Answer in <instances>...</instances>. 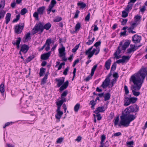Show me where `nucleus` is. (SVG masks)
<instances>
[{
  "label": "nucleus",
  "instance_id": "f257e3e1",
  "mask_svg": "<svg viewBox=\"0 0 147 147\" xmlns=\"http://www.w3.org/2000/svg\"><path fill=\"white\" fill-rule=\"evenodd\" d=\"M146 76L147 81V67L143 66L137 73L131 76L130 81L132 82L134 84L132 85L131 89L135 96H137L140 94V92H136V90H139L140 89Z\"/></svg>",
  "mask_w": 147,
  "mask_h": 147
},
{
  "label": "nucleus",
  "instance_id": "f03ea898",
  "mask_svg": "<svg viewBox=\"0 0 147 147\" xmlns=\"http://www.w3.org/2000/svg\"><path fill=\"white\" fill-rule=\"evenodd\" d=\"M139 111V107L136 105L130 106L125 110V113L122 114L120 117L121 121L119 125H121L127 127L129 126L130 123L134 120L136 116L133 114H130L131 113H136Z\"/></svg>",
  "mask_w": 147,
  "mask_h": 147
},
{
  "label": "nucleus",
  "instance_id": "7ed1b4c3",
  "mask_svg": "<svg viewBox=\"0 0 147 147\" xmlns=\"http://www.w3.org/2000/svg\"><path fill=\"white\" fill-rule=\"evenodd\" d=\"M51 25L49 22L46 24L44 26L41 22H39L38 24H36L34 27L32 32L33 34H36L37 32L40 31V32L42 33L44 29H45L46 30H49L51 27Z\"/></svg>",
  "mask_w": 147,
  "mask_h": 147
},
{
  "label": "nucleus",
  "instance_id": "20e7f679",
  "mask_svg": "<svg viewBox=\"0 0 147 147\" xmlns=\"http://www.w3.org/2000/svg\"><path fill=\"white\" fill-rule=\"evenodd\" d=\"M24 23H20L16 25L15 27V31L17 34H20L22 32L24 28Z\"/></svg>",
  "mask_w": 147,
  "mask_h": 147
},
{
  "label": "nucleus",
  "instance_id": "39448f33",
  "mask_svg": "<svg viewBox=\"0 0 147 147\" xmlns=\"http://www.w3.org/2000/svg\"><path fill=\"white\" fill-rule=\"evenodd\" d=\"M92 47H91L88 50L86 51L85 54L86 55H88V59H90L92 57L96 51V49L95 48L93 49V50L91 51Z\"/></svg>",
  "mask_w": 147,
  "mask_h": 147
},
{
  "label": "nucleus",
  "instance_id": "423d86ee",
  "mask_svg": "<svg viewBox=\"0 0 147 147\" xmlns=\"http://www.w3.org/2000/svg\"><path fill=\"white\" fill-rule=\"evenodd\" d=\"M141 39V37L137 34L133 36L132 38L133 41L135 43H139Z\"/></svg>",
  "mask_w": 147,
  "mask_h": 147
},
{
  "label": "nucleus",
  "instance_id": "0eeeda50",
  "mask_svg": "<svg viewBox=\"0 0 147 147\" xmlns=\"http://www.w3.org/2000/svg\"><path fill=\"white\" fill-rule=\"evenodd\" d=\"M59 53L60 54L59 56L60 57H62L63 56H65V48L64 47H62L60 48L58 50Z\"/></svg>",
  "mask_w": 147,
  "mask_h": 147
},
{
  "label": "nucleus",
  "instance_id": "6e6552de",
  "mask_svg": "<svg viewBox=\"0 0 147 147\" xmlns=\"http://www.w3.org/2000/svg\"><path fill=\"white\" fill-rule=\"evenodd\" d=\"M104 106L99 107L96 109V110L94 111V113L96 114L99 113L100 112H104L106 109Z\"/></svg>",
  "mask_w": 147,
  "mask_h": 147
},
{
  "label": "nucleus",
  "instance_id": "1a4fd4ad",
  "mask_svg": "<svg viewBox=\"0 0 147 147\" xmlns=\"http://www.w3.org/2000/svg\"><path fill=\"white\" fill-rule=\"evenodd\" d=\"M55 80L57 82V86L59 87L63 84L64 82L65 81V78L64 77H62V79L61 80L60 79H56Z\"/></svg>",
  "mask_w": 147,
  "mask_h": 147
},
{
  "label": "nucleus",
  "instance_id": "9d476101",
  "mask_svg": "<svg viewBox=\"0 0 147 147\" xmlns=\"http://www.w3.org/2000/svg\"><path fill=\"white\" fill-rule=\"evenodd\" d=\"M30 34L29 32L26 34L24 37L23 38L22 40L24 42H28L29 40H30L31 39V36H30Z\"/></svg>",
  "mask_w": 147,
  "mask_h": 147
},
{
  "label": "nucleus",
  "instance_id": "9b49d317",
  "mask_svg": "<svg viewBox=\"0 0 147 147\" xmlns=\"http://www.w3.org/2000/svg\"><path fill=\"white\" fill-rule=\"evenodd\" d=\"M51 53V52L49 51L47 53L42 55L41 59L42 60H47L48 59Z\"/></svg>",
  "mask_w": 147,
  "mask_h": 147
},
{
  "label": "nucleus",
  "instance_id": "f8f14e48",
  "mask_svg": "<svg viewBox=\"0 0 147 147\" xmlns=\"http://www.w3.org/2000/svg\"><path fill=\"white\" fill-rule=\"evenodd\" d=\"M139 47H131L127 50V53L130 54L135 51Z\"/></svg>",
  "mask_w": 147,
  "mask_h": 147
},
{
  "label": "nucleus",
  "instance_id": "ddd939ff",
  "mask_svg": "<svg viewBox=\"0 0 147 147\" xmlns=\"http://www.w3.org/2000/svg\"><path fill=\"white\" fill-rule=\"evenodd\" d=\"M111 61V59H109L105 62V66L107 70H109L110 68Z\"/></svg>",
  "mask_w": 147,
  "mask_h": 147
},
{
  "label": "nucleus",
  "instance_id": "4468645a",
  "mask_svg": "<svg viewBox=\"0 0 147 147\" xmlns=\"http://www.w3.org/2000/svg\"><path fill=\"white\" fill-rule=\"evenodd\" d=\"M45 9V7L44 6L39 7L37 9V12L39 14L42 15L43 14V12Z\"/></svg>",
  "mask_w": 147,
  "mask_h": 147
},
{
  "label": "nucleus",
  "instance_id": "2eb2a0df",
  "mask_svg": "<svg viewBox=\"0 0 147 147\" xmlns=\"http://www.w3.org/2000/svg\"><path fill=\"white\" fill-rule=\"evenodd\" d=\"M11 17V14L10 13H7L5 18L6 19L5 22L6 24L8 23L10 21Z\"/></svg>",
  "mask_w": 147,
  "mask_h": 147
},
{
  "label": "nucleus",
  "instance_id": "dca6fc26",
  "mask_svg": "<svg viewBox=\"0 0 147 147\" xmlns=\"http://www.w3.org/2000/svg\"><path fill=\"white\" fill-rule=\"evenodd\" d=\"M54 43V41L52 40L51 39L49 38L47 40L43 46H46L47 45V46H49L51 44H53Z\"/></svg>",
  "mask_w": 147,
  "mask_h": 147
},
{
  "label": "nucleus",
  "instance_id": "f3484780",
  "mask_svg": "<svg viewBox=\"0 0 147 147\" xmlns=\"http://www.w3.org/2000/svg\"><path fill=\"white\" fill-rule=\"evenodd\" d=\"M29 49V47H21L20 51H22L24 53H26L28 51Z\"/></svg>",
  "mask_w": 147,
  "mask_h": 147
},
{
  "label": "nucleus",
  "instance_id": "a211bd4d",
  "mask_svg": "<svg viewBox=\"0 0 147 147\" xmlns=\"http://www.w3.org/2000/svg\"><path fill=\"white\" fill-rule=\"evenodd\" d=\"M78 6H80V8L83 9L86 6V4L80 1L77 3Z\"/></svg>",
  "mask_w": 147,
  "mask_h": 147
},
{
  "label": "nucleus",
  "instance_id": "6ab92c4d",
  "mask_svg": "<svg viewBox=\"0 0 147 147\" xmlns=\"http://www.w3.org/2000/svg\"><path fill=\"white\" fill-rule=\"evenodd\" d=\"M57 113V114L55 115L56 118L57 119H60L61 116L63 114V113L61 111H59Z\"/></svg>",
  "mask_w": 147,
  "mask_h": 147
},
{
  "label": "nucleus",
  "instance_id": "aec40b11",
  "mask_svg": "<svg viewBox=\"0 0 147 147\" xmlns=\"http://www.w3.org/2000/svg\"><path fill=\"white\" fill-rule=\"evenodd\" d=\"M129 98L126 96H125L124 100V105L125 106H128L129 105Z\"/></svg>",
  "mask_w": 147,
  "mask_h": 147
},
{
  "label": "nucleus",
  "instance_id": "412c9836",
  "mask_svg": "<svg viewBox=\"0 0 147 147\" xmlns=\"http://www.w3.org/2000/svg\"><path fill=\"white\" fill-rule=\"evenodd\" d=\"M48 75L46 74L45 75L44 77L42 79L41 82V85H44L46 82V80L47 78Z\"/></svg>",
  "mask_w": 147,
  "mask_h": 147
},
{
  "label": "nucleus",
  "instance_id": "4be33fe9",
  "mask_svg": "<svg viewBox=\"0 0 147 147\" xmlns=\"http://www.w3.org/2000/svg\"><path fill=\"white\" fill-rule=\"evenodd\" d=\"M135 18L136 20L134 22L137 23L139 24L140 21V19L141 18V16L137 15L135 16Z\"/></svg>",
  "mask_w": 147,
  "mask_h": 147
},
{
  "label": "nucleus",
  "instance_id": "5701e85b",
  "mask_svg": "<svg viewBox=\"0 0 147 147\" xmlns=\"http://www.w3.org/2000/svg\"><path fill=\"white\" fill-rule=\"evenodd\" d=\"M121 47H118L117 49L114 53V55H117L120 54L121 53Z\"/></svg>",
  "mask_w": 147,
  "mask_h": 147
},
{
  "label": "nucleus",
  "instance_id": "b1692460",
  "mask_svg": "<svg viewBox=\"0 0 147 147\" xmlns=\"http://www.w3.org/2000/svg\"><path fill=\"white\" fill-rule=\"evenodd\" d=\"M46 69L43 67H42L40 68V72L39 73V75L40 77L43 76L45 72Z\"/></svg>",
  "mask_w": 147,
  "mask_h": 147
},
{
  "label": "nucleus",
  "instance_id": "393cba45",
  "mask_svg": "<svg viewBox=\"0 0 147 147\" xmlns=\"http://www.w3.org/2000/svg\"><path fill=\"white\" fill-rule=\"evenodd\" d=\"M131 3H129V2L128 3V5L127 6V7L125 9V10L126 11H129V9H131L132 8V7L133 5V4H130Z\"/></svg>",
  "mask_w": 147,
  "mask_h": 147
},
{
  "label": "nucleus",
  "instance_id": "a878e982",
  "mask_svg": "<svg viewBox=\"0 0 147 147\" xmlns=\"http://www.w3.org/2000/svg\"><path fill=\"white\" fill-rule=\"evenodd\" d=\"M111 95L109 93H107L105 94L104 96V100L106 101L109 100L110 99Z\"/></svg>",
  "mask_w": 147,
  "mask_h": 147
},
{
  "label": "nucleus",
  "instance_id": "bb28decb",
  "mask_svg": "<svg viewBox=\"0 0 147 147\" xmlns=\"http://www.w3.org/2000/svg\"><path fill=\"white\" fill-rule=\"evenodd\" d=\"M130 57L129 56H123L122 57V59L124 63L125 61H128L130 58Z\"/></svg>",
  "mask_w": 147,
  "mask_h": 147
},
{
  "label": "nucleus",
  "instance_id": "cd10ccee",
  "mask_svg": "<svg viewBox=\"0 0 147 147\" xmlns=\"http://www.w3.org/2000/svg\"><path fill=\"white\" fill-rule=\"evenodd\" d=\"M80 105L79 103H77L75 106L74 108V111L75 112H78L80 108Z\"/></svg>",
  "mask_w": 147,
  "mask_h": 147
},
{
  "label": "nucleus",
  "instance_id": "c85d7f7f",
  "mask_svg": "<svg viewBox=\"0 0 147 147\" xmlns=\"http://www.w3.org/2000/svg\"><path fill=\"white\" fill-rule=\"evenodd\" d=\"M5 13V12L4 10L0 11V20L4 17Z\"/></svg>",
  "mask_w": 147,
  "mask_h": 147
},
{
  "label": "nucleus",
  "instance_id": "c756f323",
  "mask_svg": "<svg viewBox=\"0 0 147 147\" xmlns=\"http://www.w3.org/2000/svg\"><path fill=\"white\" fill-rule=\"evenodd\" d=\"M28 10L26 8H24L21 10L20 14L22 15H24L28 12Z\"/></svg>",
  "mask_w": 147,
  "mask_h": 147
},
{
  "label": "nucleus",
  "instance_id": "7c9ffc66",
  "mask_svg": "<svg viewBox=\"0 0 147 147\" xmlns=\"http://www.w3.org/2000/svg\"><path fill=\"white\" fill-rule=\"evenodd\" d=\"M130 40H124V44L123 45V46H129L130 43Z\"/></svg>",
  "mask_w": 147,
  "mask_h": 147
},
{
  "label": "nucleus",
  "instance_id": "2f4dec72",
  "mask_svg": "<svg viewBox=\"0 0 147 147\" xmlns=\"http://www.w3.org/2000/svg\"><path fill=\"white\" fill-rule=\"evenodd\" d=\"M62 18L61 17L59 16H57L56 18L53 20V21L55 22H58L61 21Z\"/></svg>",
  "mask_w": 147,
  "mask_h": 147
},
{
  "label": "nucleus",
  "instance_id": "473e14b6",
  "mask_svg": "<svg viewBox=\"0 0 147 147\" xmlns=\"http://www.w3.org/2000/svg\"><path fill=\"white\" fill-rule=\"evenodd\" d=\"M4 85L3 84H1L0 86V91L1 93L4 92Z\"/></svg>",
  "mask_w": 147,
  "mask_h": 147
},
{
  "label": "nucleus",
  "instance_id": "72a5a7b5",
  "mask_svg": "<svg viewBox=\"0 0 147 147\" xmlns=\"http://www.w3.org/2000/svg\"><path fill=\"white\" fill-rule=\"evenodd\" d=\"M5 0H1L0 4V8H2V9L3 8L5 5Z\"/></svg>",
  "mask_w": 147,
  "mask_h": 147
},
{
  "label": "nucleus",
  "instance_id": "f704fd0d",
  "mask_svg": "<svg viewBox=\"0 0 147 147\" xmlns=\"http://www.w3.org/2000/svg\"><path fill=\"white\" fill-rule=\"evenodd\" d=\"M34 56L33 55L30 56L26 59V61L27 63H28L32 60L34 58Z\"/></svg>",
  "mask_w": 147,
  "mask_h": 147
},
{
  "label": "nucleus",
  "instance_id": "c9c22d12",
  "mask_svg": "<svg viewBox=\"0 0 147 147\" xmlns=\"http://www.w3.org/2000/svg\"><path fill=\"white\" fill-rule=\"evenodd\" d=\"M20 16V14H19L16 15V18L14 19L13 20L12 22L13 23H14V22H17L19 20Z\"/></svg>",
  "mask_w": 147,
  "mask_h": 147
},
{
  "label": "nucleus",
  "instance_id": "e433bc0d",
  "mask_svg": "<svg viewBox=\"0 0 147 147\" xmlns=\"http://www.w3.org/2000/svg\"><path fill=\"white\" fill-rule=\"evenodd\" d=\"M90 103L92 105L91 108L93 109H94V107L95 105L96 104V102L95 101H94V100H92L90 101Z\"/></svg>",
  "mask_w": 147,
  "mask_h": 147
},
{
  "label": "nucleus",
  "instance_id": "4c0bfd02",
  "mask_svg": "<svg viewBox=\"0 0 147 147\" xmlns=\"http://www.w3.org/2000/svg\"><path fill=\"white\" fill-rule=\"evenodd\" d=\"M81 27L80 23L78 22L76 25L75 28L76 31L78 30Z\"/></svg>",
  "mask_w": 147,
  "mask_h": 147
},
{
  "label": "nucleus",
  "instance_id": "58836bf2",
  "mask_svg": "<svg viewBox=\"0 0 147 147\" xmlns=\"http://www.w3.org/2000/svg\"><path fill=\"white\" fill-rule=\"evenodd\" d=\"M138 24V23L134 22L131 24V26L129 28H131V29L133 30Z\"/></svg>",
  "mask_w": 147,
  "mask_h": 147
},
{
  "label": "nucleus",
  "instance_id": "ea45409f",
  "mask_svg": "<svg viewBox=\"0 0 147 147\" xmlns=\"http://www.w3.org/2000/svg\"><path fill=\"white\" fill-rule=\"evenodd\" d=\"M21 40V38L20 37L18 38V39L16 40V43L15 42L13 43V45H16L17 46H19V44Z\"/></svg>",
  "mask_w": 147,
  "mask_h": 147
},
{
  "label": "nucleus",
  "instance_id": "a19ab883",
  "mask_svg": "<svg viewBox=\"0 0 147 147\" xmlns=\"http://www.w3.org/2000/svg\"><path fill=\"white\" fill-rule=\"evenodd\" d=\"M94 39L95 38L94 37H93L91 40H89L88 41L86 42V44L88 45H90L93 43Z\"/></svg>",
  "mask_w": 147,
  "mask_h": 147
},
{
  "label": "nucleus",
  "instance_id": "79ce46f5",
  "mask_svg": "<svg viewBox=\"0 0 147 147\" xmlns=\"http://www.w3.org/2000/svg\"><path fill=\"white\" fill-rule=\"evenodd\" d=\"M109 84V83H107V82H103L101 85V86L103 88H105L107 87Z\"/></svg>",
  "mask_w": 147,
  "mask_h": 147
},
{
  "label": "nucleus",
  "instance_id": "37998d69",
  "mask_svg": "<svg viewBox=\"0 0 147 147\" xmlns=\"http://www.w3.org/2000/svg\"><path fill=\"white\" fill-rule=\"evenodd\" d=\"M116 68V64L115 63H114L112 65V67L111 68V71H115Z\"/></svg>",
  "mask_w": 147,
  "mask_h": 147
},
{
  "label": "nucleus",
  "instance_id": "c03bdc74",
  "mask_svg": "<svg viewBox=\"0 0 147 147\" xmlns=\"http://www.w3.org/2000/svg\"><path fill=\"white\" fill-rule=\"evenodd\" d=\"M124 90L125 92V93L126 94H129V91L126 85L124 86Z\"/></svg>",
  "mask_w": 147,
  "mask_h": 147
},
{
  "label": "nucleus",
  "instance_id": "a18cd8bd",
  "mask_svg": "<svg viewBox=\"0 0 147 147\" xmlns=\"http://www.w3.org/2000/svg\"><path fill=\"white\" fill-rule=\"evenodd\" d=\"M38 14H39L38 12H35L33 14V16L37 20H38Z\"/></svg>",
  "mask_w": 147,
  "mask_h": 147
},
{
  "label": "nucleus",
  "instance_id": "49530a36",
  "mask_svg": "<svg viewBox=\"0 0 147 147\" xmlns=\"http://www.w3.org/2000/svg\"><path fill=\"white\" fill-rule=\"evenodd\" d=\"M128 16V13L125 11H123L122 12V16L123 18H126Z\"/></svg>",
  "mask_w": 147,
  "mask_h": 147
},
{
  "label": "nucleus",
  "instance_id": "de8ad7c7",
  "mask_svg": "<svg viewBox=\"0 0 147 147\" xmlns=\"http://www.w3.org/2000/svg\"><path fill=\"white\" fill-rule=\"evenodd\" d=\"M132 103H135L137 100V98L136 97H130Z\"/></svg>",
  "mask_w": 147,
  "mask_h": 147
},
{
  "label": "nucleus",
  "instance_id": "09e8293b",
  "mask_svg": "<svg viewBox=\"0 0 147 147\" xmlns=\"http://www.w3.org/2000/svg\"><path fill=\"white\" fill-rule=\"evenodd\" d=\"M106 139V137L105 135L103 134L101 136V140L100 142L101 143H104V142Z\"/></svg>",
  "mask_w": 147,
  "mask_h": 147
},
{
  "label": "nucleus",
  "instance_id": "8fccbe9b",
  "mask_svg": "<svg viewBox=\"0 0 147 147\" xmlns=\"http://www.w3.org/2000/svg\"><path fill=\"white\" fill-rule=\"evenodd\" d=\"M134 142L133 141H131L129 142H126V145H130L133 146L134 144Z\"/></svg>",
  "mask_w": 147,
  "mask_h": 147
},
{
  "label": "nucleus",
  "instance_id": "3c124183",
  "mask_svg": "<svg viewBox=\"0 0 147 147\" xmlns=\"http://www.w3.org/2000/svg\"><path fill=\"white\" fill-rule=\"evenodd\" d=\"M69 69V68L68 67H67L65 68V69L63 73L64 75L66 76L67 75V72L68 71Z\"/></svg>",
  "mask_w": 147,
  "mask_h": 147
},
{
  "label": "nucleus",
  "instance_id": "603ef678",
  "mask_svg": "<svg viewBox=\"0 0 147 147\" xmlns=\"http://www.w3.org/2000/svg\"><path fill=\"white\" fill-rule=\"evenodd\" d=\"M63 103V101L62 100H60L59 101L56 102V104L57 106H61Z\"/></svg>",
  "mask_w": 147,
  "mask_h": 147
},
{
  "label": "nucleus",
  "instance_id": "864d4df0",
  "mask_svg": "<svg viewBox=\"0 0 147 147\" xmlns=\"http://www.w3.org/2000/svg\"><path fill=\"white\" fill-rule=\"evenodd\" d=\"M127 21V19H123V20L121 22V24L123 25H125Z\"/></svg>",
  "mask_w": 147,
  "mask_h": 147
},
{
  "label": "nucleus",
  "instance_id": "5fc2aeb1",
  "mask_svg": "<svg viewBox=\"0 0 147 147\" xmlns=\"http://www.w3.org/2000/svg\"><path fill=\"white\" fill-rule=\"evenodd\" d=\"M63 138H59L57 141V143H61L63 140Z\"/></svg>",
  "mask_w": 147,
  "mask_h": 147
},
{
  "label": "nucleus",
  "instance_id": "6e6d98bb",
  "mask_svg": "<svg viewBox=\"0 0 147 147\" xmlns=\"http://www.w3.org/2000/svg\"><path fill=\"white\" fill-rule=\"evenodd\" d=\"M68 93V91L67 90L65 91L63 93L61 94V97H63L66 96Z\"/></svg>",
  "mask_w": 147,
  "mask_h": 147
},
{
  "label": "nucleus",
  "instance_id": "4d7b16f0",
  "mask_svg": "<svg viewBox=\"0 0 147 147\" xmlns=\"http://www.w3.org/2000/svg\"><path fill=\"white\" fill-rule=\"evenodd\" d=\"M80 11L79 10H77L76 11L75 14V15L74 18H78V16L79 14V13Z\"/></svg>",
  "mask_w": 147,
  "mask_h": 147
},
{
  "label": "nucleus",
  "instance_id": "13d9d810",
  "mask_svg": "<svg viewBox=\"0 0 147 147\" xmlns=\"http://www.w3.org/2000/svg\"><path fill=\"white\" fill-rule=\"evenodd\" d=\"M119 120V117H117L115 119V121H114V124L115 125H117L118 123Z\"/></svg>",
  "mask_w": 147,
  "mask_h": 147
},
{
  "label": "nucleus",
  "instance_id": "bf43d9fd",
  "mask_svg": "<svg viewBox=\"0 0 147 147\" xmlns=\"http://www.w3.org/2000/svg\"><path fill=\"white\" fill-rule=\"evenodd\" d=\"M90 18V13H89L86 17L85 20L86 21H89Z\"/></svg>",
  "mask_w": 147,
  "mask_h": 147
},
{
  "label": "nucleus",
  "instance_id": "052dcab7",
  "mask_svg": "<svg viewBox=\"0 0 147 147\" xmlns=\"http://www.w3.org/2000/svg\"><path fill=\"white\" fill-rule=\"evenodd\" d=\"M67 88L63 85H62L59 88L60 92H62L64 89H66Z\"/></svg>",
  "mask_w": 147,
  "mask_h": 147
},
{
  "label": "nucleus",
  "instance_id": "680f3d73",
  "mask_svg": "<svg viewBox=\"0 0 147 147\" xmlns=\"http://www.w3.org/2000/svg\"><path fill=\"white\" fill-rule=\"evenodd\" d=\"M97 115L96 116L97 117V119L98 120H100L102 118V117L101 116V115L100 113L96 114Z\"/></svg>",
  "mask_w": 147,
  "mask_h": 147
},
{
  "label": "nucleus",
  "instance_id": "e2e57ef3",
  "mask_svg": "<svg viewBox=\"0 0 147 147\" xmlns=\"http://www.w3.org/2000/svg\"><path fill=\"white\" fill-rule=\"evenodd\" d=\"M65 65V63L64 62H63L61 63V64H60L58 68V70H60L62 68V65Z\"/></svg>",
  "mask_w": 147,
  "mask_h": 147
},
{
  "label": "nucleus",
  "instance_id": "0e129e2a",
  "mask_svg": "<svg viewBox=\"0 0 147 147\" xmlns=\"http://www.w3.org/2000/svg\"><path fill=\"white\" fill-rule=\"evenodd\" d=\"M127 31L126 30L124 31V32H121L120 33V36H124L126 35V33Z\"/></svg>",
  "mask_w": 147,
  "mask_h": 147
},
{
  "label": "nucleus",
  "instance_id": "69168bd1",
  "mask_svg": "<svg viewBox=\"0 0 147 147\" xmlns=\"http://www.w3.org/2000/svg\"><path fill=\"white\" fill-rule=\"evenodd\" d=\"M101 43V41H98L96 42L93 46H99L100 45Z\"/></svg>",
  "mask_w": 147,
  "mask_h": 147
},
{
  "label": "nucleus",
  "instance_id": "338daca9",
  "mask_svg": "<svg viewBox=\"0 0 147 147\" xmlns=\"http://www.w3.org/2000/svg\"><path fill=\"white\" fill-rule=\"evenodd\" d=\"M68 80H67L63 84V85L64 86L67 88V87L68 86Z\"/></svg>",
  "mask_w": 147,
  "mask_h": 147
},
{
  "label": "nucleus",
  "instance_id": "774afa93",
  "mask_svg": "<svg viewBox=\"0 0 147 147\" xmlns=\"http://www.w3.org/2000/svg\"><path fill=\"white\" fill-rule=\"evenodd\" d=\"M146 10V7L145 6H143L142 8L140 9V11L141 12H144Z\"/></svg>",
  "mask_w": 147,
  "mask_h": 147
}]
</instances>
